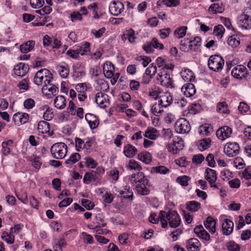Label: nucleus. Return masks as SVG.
<instances>
[{
    "mask_svg": "<svg viewBox=\"0 0 251 251\" xmlns=\"http://www.w3.org/2000/svg\"><path fill=\"white\" fill-rule=\"evenodd\" d=\"M161 225L164 228L167 226L168 223L171 227H176L181 223V219L177 212L169 210L168 212L161 211Z\"/></svg>",
    "mask_w": 251,
    "mask_h": 251,
    "instance_id": "obj_1",
    "label": "nucleus"
},
{
    "mask_svg": "<svg viewBox=\"0 0 251 251\" xmlns=\"http://www.w3.org/2000/svg\"><path fill=\"white\" fill-rule=\"evenodd\" d=\"M52 78V75L49 70L42 69L36 73L33 81L36 85L43 86L45 84H49Z\"/></svg>",
    "mask_w": 251,
    "mask_h": 251,
    "instance_id": "obj_2",
    "label": "nucleus"
},
{
    "mask_svg": "<svg viewBox=\"0 0 251 251\" xmlns=\"http://www.w3.org/2000/svg\"><path fill=\"white\" fill-rule=\"evenodd\" d=\"M249 8H245L243 10L242 13L239 16L237 21L238 27L241 30H249L251 29V17L249 11Z\"/></svg>",
    "mask_w": 251,
    "mask_h": 251,
    "instance_id": "obj_3",
    "label": "nucleus"
},
{
    "mask_svg": "<svg viewBox=\"0 0 251 251\" xmlns=\"http://www.w3.org/2000/svg\"><path fill=\"white\" fill-rule=\"evenodd\" d=\"M67 146L63 142L54 144L50 148V152L53 158L57 159L64 158L67 153Z\"/></svg>",
    "mask_w": 251,
    "mask_h": 251,
    "instance_id": "obj_4",
    "label": "nucleus"
},
{
    "mask_svg": "<svg viewBox=\"0 0 251 251\" xmlns=\"http://www.w3.org/2000/svg\"><path fill=\"white\" fill-rule=\"evenodd\" d=\"M224 64V59L219 55L210 56L208 61V66L209 69L216 72L221 71Z\"/></svg>",
    "mask_w": 251,
    "mask_h": 251,
    "instance_id": "obj_5",
    "label": "nucleus"
},
{
    "mask_svg": "<svg viewBox=\"0 0 251 251\" xmlns=\"http://www.w3.org/2000/svg\"><path fill=\"white\" fill-rule=\"evenodd\" d=\"M157 80L160 84L166 88L174 87L173 80L168 72L163 71L157 74Z\"/></svg>",
    "mask_w": 251,
    "mask_h": 251,
    "instance_id": "obj_6",
    "label": "nucleus"
},
{
    "mask_svg": "<svg viewBox=\"0 0 251 251\" xmlns=\"http://www.w3.org/2000/svg\"><path fill=\"white\" fill-rule=\"evenodd\" d=\"M128 180L131 185L135 186L136 187L137 185L143 184L146 182L148 184V179L147 178L145 174L141 172H138L137 173L132 174L128 176Z\"/></svg>",
    "mask_w": 251,
    "mask_h": 251,
    "instance_id": "obj_7",
    "label": "nucleus"
},
{
    "mask_svg": "<svg viewBox=\"0 0 251 251\" xmlns=\"http://www.w3.org/2000/svg\"><path fill=\"white\" fill-rule=\"evenodd\" d=\"M176 132L180 134L188 133L191 130V126L189 122L185 119H178L175 125Z\"/></svg>",
    "mask_w": 251,
    "mask_h": 251,
    "instance_id": "obj_8",
    "label": "nucleus"
},
{
    "mask_svg": "<svg viewBox=\"0 0 251 251\" xmlns=\"http://www.w3.org/2000/svg\"><path fill=\"white\" fill-rule=\"evenodd\" d=\"M224 150L228 157H234L239 154L240 147L236 142H229L226 144Z\"/></svg>",
    "mask_w": 251,
    "mask_h": 251,
    "instance_id": "obj_9",
    "label": "nucleus"
},
{
    "mask_svg": "<svg viewBox=\"0 0 251 251\" xmlns=\"http://www.w3.org/2000/svg\"><path fill=\"white\" fill-rule=\"evenodd\" d=\"M231 75L236 79H242L247 77L248 73L247 68L244 66L239 65L233 68Z\"/></svg>",
    "mask_w": 251,
    "mask_h": 251,
    "instance_id": "obj_10",
    "label": "nucleus"
},
{
    "mask_svg": "<svg viewBox=\"0 0 251 251\" xmlns=\"http://www.w3.org/2000/svg\"><path fill=\"white\" fill-rule=\"evenodd\" d=\"M92 143L90 141H84L78 137L75 138V148L77 151L83 150L87 152H90L91 150Z\"/></svg>",
    "mask_w": 251,
    "mask_h": 251,
    "instance_id": "obj_11",
    "label": "nucleus"
},
{
    "mask_svg": "<svg viewBox=\"0 0 251 251\" xmlns=\"http://www.w3.org/2000/svg\"><path fill=\"white\" fill-rule=\"evenodd\" d=\"M108 96L102 92H98L95 96V101L99 107L104 108L109 104Z\"/></svg>",
    "mask_w": 251,
    "mask_h": 251,
    "instance_id": "obj_12",
    "label": "nucleus"
},
{
    "mask_svg": "<svg viewBox=\"0 0 251 251\" xmlns=\"http://www.w3.org/2000/svg\"><path fill=\"white\" fill-rule=\"evenodd\" d=\"M232 133V129L228 126H224L219 128L217 132L216 135L221 140H225L230 137Z\"/></svg>",
    "mask_w": 251,
    "mask_h": 251,
    "instance_id": "obj_13",
    "label": "nucleus"
},
{
    "mask_svg": "<svg viewBox=\"0 0 251 251\" xmlns=\"http://www.w3.org/2000/svg\"><path fill=\"white\" fill-rule=\"evenodd\" d=\"M58 91V88L55 85L51 84H45L42 87V92L48 98H51L53 96H55Z\"/></svg>",
    "mask_w": 251,
    "mask_h": 251,
    "instance_id": "obj_14",
    "label": "nucleus"
},
{
    "mask_svg": "<svg viewBox=\"0 0 251 251\" xmlns=\"http://www.w3.org/2000/svg\"><path fill=\"white\" fill-rule=\"evenodd\" d=\"M13 121L18 126L26 123L29 120V115L26 113L18 112L14 114Z\"/></svg>",
    "mask_w": 251,
    "mask_h": 251,
    "instance_id": "obj_15",
    "label": "nucleus"
},
{
    "mask_svg": "<svg viewBox=\"0 0 251 251\" xmlns=\"http://www.w3.org/2000/svg\"><path fill=\"white\" fill-rule=\"evenodd\" d=\"M233 227L234 224L231 220L226 218L222 220V230L223 234L226 235L231 234L233 232Z\"/></svg>",
    "mask_w": 251,
    "mask_h": 251,
    "instance_id": "obj_16",
    "label": "nucleus"
},
{
    "mask_svg": "<svg viewBox=\"0 0 251 251\" xmlns=\"http://www.w3.org/2000/svg\"><path fill=\"white\" fill-rule=\"evenodd\" d=\"M194 233L201 239L208 242L210 240L209 234L204 229L201 225L196 226L194 229Z\"/></svg>",
    "mask_w": 251,
    "mask_h": 251,
    "instance_id": "obj_17",
    "label": "nucleus"
},
{
    "mask_svg": "<svg viewBox=\"0 0 251 251\" xmlns=\"http://www.w3.org/2000/svg\"><path fill=\"white\" fill-rule=\"evenodd\" d=\"M124 9V5L120 1H113L109 6L110 12L114 16H118Z\"/></svg>",
    "mask_w": 251,
    "mask_h": 251,
    "instance_id": "obj_18",
    "label": "nucleus"
},
{
    "mask_svg": "<svg viewBox=\"0 0 251 251\" xmlns=\"http://www.w3.org/2000/svg\"><path fill=\"white\" fill-rule=\"evenodd\" d=\"M29 67L28 64L24 63H20L16 65L14 68L15 74L19 76H24L28 72Z\"/></svg>",
    "mask_w": 251,
    "mask_h": 251,
    "instance_id": "obj_19",
    "label": "nucleus"
},
{
    "mask_svg": "<svg viewBox=\"0 0 251 251\" xmlns=\"http://www.w3.org/2000/svg\"><path fill=\"white\" fill-rule=\"evenodd\" d=\"M119 193V196L125 199L132 200L133 198V193L130 186L126 185L123 189L117 190Z\"/></svg>",
    "mask_w": 251,
    "mask_h": 251,
    "instance_id": "obj_20",
    "label": "nucleus"
},
{
    "mask_svg": "<svg viewBox=\"0 0 251 251\" xmlns=\"http://www.w3.org/2000/svg\"><path fill=\"white\" fill-rule=\"evenodd\" d=\"M181 91L186 97H191L194 96L196 89L195 85L192 83H187L184 84L181 88Z\"/></svg>",
    "mask_w": 251,
    "mask_h": 251,
    "instance_id": "obj_21",
    "label": "nucleus"
},
{
    "mask_svg": "<svg viewBox=\"0 0 251 251\" xmlns=\"http://www.w3.org/2000/svg\"><path fill=\"white\" fill-rule=\"evenodd\" d=\"M173 100L172 95L169 92L162 93L159 96L158 101L161 104L162 106L167 107L170 105Z\"/></svg>",
    "mask_w": 251,
    "mask_h": 251,
    "instance_id": "obj_22",
    "label": "nucleus"
},
{
    "mask_svg": "<svg viewBox=\"0 0 251 251\" xmlns=\"http://www.w3.org/2000/svg\"><path fill=\"white\" fill-rule=\"evenodd\" d=\"M186 247L188 251H199L201 249V245L197 239L192 238L187 241Z\"/></svg>",
    "mask_w": 251,
    "mask_h": 251,
    "instance_id": "obj_23",
    "label": "nucleus"
},
{
    "mask_svg": "<svg viewBox=\"0 0 251 251\" xmlns=\"http://www.w3.org/2000/svg\"><path fill=\"white\" fill-rule=\"evenodd\" d=\"M114 70V66L111 62L106 61L103 64V73L106 78H112L113 76Z\"/></svg>",
    "mask_w": 251,
    "mask_h": 251,
    "instance_id": "obj_24",
    "label": "nucleus"
},
{
    "mask_svg": "<svg viewBox=\"0 0 251 251\" xmlns=\"http://www.w3.org/2000/svg\"><path fill=\"white\" fill-rule=\"evenodd\" d=\"M85 118L91 129H95L97 127L99 124V121L96 115L91 113H87L85 115Z\"/></svg>",
    "mask_w": 251,
    "mask_h": 251,
    "instance_id": "obj_25",
    "label": "nucleus"
},
{
    "mask_svg": "<svg viewBox=\"0 0 251 251\" xmlns=\"http://www.w3.org/2000/svg\"><path fill=\"white\" fill-rule=\"evenodd\" d=\"M144 136L150 140H155L159 136V132L153 127H148L145 131Z\"/></svg>",
    "mask_w": 251,
    "mask_h": 251,
    "instance_id": "obj_26",
    "label": "nucleus"
},
{
    "mask_svg": "<svg viewBox=\"0 0 251 251\" xmlns=\"http://www.w3.org/2000/svg\"><path fill=\"white\" fill-rule=\"evenodd\" d=\"M180 74L182 79L186 82H192L195 79L194 73L189 69H183Z\"/></svg>",
    "mask_w": 251,
    "mask_h": 251,
    "instance_id": "obj_27",
    "label": "nucleus"
},
{
    "mask_svg": "<svg viewBox=\"0 0 251 251\" xmlns=\"http://www.w3.org/2000/svg\"><path fill=\"white\" fill-rule=\"evenodd\" d=\"M148 184H146V182L144 183L143 184L137 185V186L135 187V190L137 193L140 195L145 196L148 195L150 194V190L148 188L149 187L151 186V184L148 180Z\"/></svg>",
    "mask_w": 251,
    "mask_h": 251,
    "instance_id": "obj_28",
    "label": "nucleus"
},
{
    "mask_svg": "<svg viewBox=\"0 0 251 251\" xmlns=\"http://www.w3.org/2000/svg\"><path fill=\"white\" fill-rule=\"evenodd\" d=\"M216 111L223 115H227L230 113L228 105L226 101L219 102L217 104Z\"/></svg>",
    "mask_w": 251,
    "mask_h": 251,
    "instance_id": "obj_29",
    "label": "nucleus"
},
{
    "mask_svg": "<svg viewBox=\"0 0 251 251\" xmlns=\"http://www.w3.org/2000/svg\"><path fill=\"white\" fill-rule=\"evenodd\" d=\"M204 225L205 228L208 229L211 233H214L216 231V221L211 216L207 218L204 222Z\"/></svg>",
    "mask_w": 251,
    "mask_h": 251,
    "instance_id": "obj_30",
    "label": "nucleus"
},
{
    "mask_svg": "<svg viewBox=\"0 0 251 251\" xmlns=\"http://www.w3.org/2000/svg\"><path fill=\"white\" fill-rule=\"evenodd\" d=\"M137 152V149L131 144H127L124 148V154L128 158L134 157Z\"/></svg>",
    "mask_w": 251,
    "mask_h": 251,
    "instance_id": "obj_31",
    "label": "nucleus"
},
{
    "mask_svg": "<svg viewBox=\"0 0 251 251\" xmlns=\"http://www.w3.org/2000/svg\"><path fill=\"white\" fill-rule=\"evenodd\" d=\"M225 10L222 3H214L209 7L208 11L212 14L222 13Z\"/></svg>",
    "mask_w": 251,
    "mask_h": 251,
    "instance_id": "obj_32",
    "label": "nucleus"
},
{
    "mask_svg": "<svg viewBox=\"0 0 251 251\" xmlns=\"http://www.w3.org/2000/svg\"><path fill=\"white\" fill-rule=\"evenodd\" d=\"M213 129L212 126L209 124H205L201 126L199 129V132L203 136H208L212 132Z\"/></svg>",
    "mask_w": 251,
    "mask_h": 251,
    "instance_id": "obj_33",
    "label": "nucleus"
},
{
    "mask_svg": "<svg viewBox=\"0 0 251 251\" xmlns=\"http://www.w3.org/2000/svg\"><path fill=\"white\" fill-rule=\"evenodd\" d=\"M95 219L97 221V223L98 224L97 226H96L95 227H92V226H88V227L90 229H97L98 227H105L106 226V224L104 223V216L101 214L99 213L97 214L95 216Z\"/></svg>",
    "mask_w": 251,
    "mask_h": 251,
    "instance_id": "obj_34",
    "label": "nucleus"
},
{
    "mask_svg": "<svg viewBox=\"0 0 251 251\" xmlns=\"http://www.w3.org/2000/svg\"><path fill=\"white\" fill-rule=\"evenodd\" d=\"M34 45V41L32 40L28 41L25 43L23 44L20 46V50L23 53H26L30 51L33 49Z\"/></svg>",
    "mask_w": 251,
    "mask_h": 251,
    "instance_id": "obj_35",
    "label": "nucleus"
},
{
    "mask_svg": "<svg viewBox=\"0 0 251 251\" xmlns=\"http://www.w3.org/2000/svg\"><path fill=\"white\" fill-rule=\"evenodd\" d=\"M37 129L40 133H47L50 130V125L47 121H40L38 124Z\"/></svg>",
    "mask_w": 251,
    "mask_h": 251,
    "instance_id": "obj_36",
    "label": "nucleus"
},
{
    "mask_svg": "<svg viewBox=\"0 0 251 251\" xmlns=\"http://www.w3.org/2000/svg\"><path fill=\"white\" fill-rule=\"evenodd\" d=\"M66 99L62 96H57L54 100V106L56 108L59 109H62L66 106Z\"/></svg>",
    "mask_w": 251,
    "mask_h": 251,
    "instance_id": "obj_37",
    "label": "nucleus"
},
{
    "mask_svg": "<svg viewBox=\"0 0 251 251\" xmlns=\"http://www.w3.org/2000/svg\"><path fill=\"white\" fill-rule=\"evenodd\" d=\"M201 203L195 201H189L186 202V208L190 211L196 212L201 208Z\"/></svg>",
    "mask_w": 251,
    "mask_h": 251,
    "instance_id": "obj_38",
    "label": "nucleus"
},
{
    "mask_svg": "<svg viewBox=\"0 0 251 251\" xmlns=\"http://www.w3.org/2000/svg\"><path fill=\"white\" fill-rule=\"evenodd\" d=\"M205 178L209 182H215L217 179V174L215 170L210 168H207L205 170Z\"/></svg>",
    "mask_w": 251,
    "mask_h": 251,
    "instance_id": "obj_39",
    "label": "nucleus"
},
{
    "mask_svg": "<svg viewBox=\"0 0 251 251\" xmlns=\"http://www.w3.org/2000/svg\"><path fill=\"white\" fill-rule=\"evenodd\" d=\"M138 158L143 162L149 164L151 161L152 156L150 153L147 151H144L138 155Z\"/></svg>",
    "mask_w": 251,
    "mask_h": 251,
    "instance_id": "obj_40",
    "label": "nucleus"
},
{
    "mask_svg": "<svg viewBox=\"0 0 251 251\" xmlns=\"http://www.w3.org/2000/svg\"><path fill=\"white\" fill-rule=\"evenodd\" d=\"M67 243L64 238H60L59 240L55 241L53 245L54 251H63V248H65Z\"/></svg>",
    "mask_w": 251,
    "mask_h": 251,
    "instance_id": "obj_41",
    "label": "nucleus"
},
{
    "mask_svg": "<svg viewBox=\"0 0 251 251\" xmlns=\"http://www.w3.org/2000/svg\"><path fill=\"white\" fill-rule=\"evenodd\" d=\"M81 55H87L90 53V44L85 42L77 49Z\"/></svg>",
    "mask_w": 251,
    "mask_h": 251,
    "instance_id": "obj_42",
    "label": "nucleus"
},
{
    "mask_svg": "<svg viewBox=\"0 0 251 251\" xmlns=\"http://www.w3.org/2000/svg\"><path fill=\"white\" fill-rule=\"evenodd\" d=\"M57 70L60 75L63 78H66L69 74V69L67 64L58 66Z\"/></svg>",
    "mask_w": 251,
    "mask_h": 251,
    "instance_id": "obj_43",
    "label": "nucleus"
},
{
    "mask_svg": "<svg viewBox=\"0 0 251 251\" xmlns=\"http://www.w3.org/2000/svg\"><path fill=\"white\" fill-rule=\"evenodd\" d=\"M201 39L199 37H196L189 45V48L190 50L197 51L201 46Z\"/></svg>",
    "mask_w": 251,
    "mask_h": 251,
    "instance_id": "obj_44",
    "label": "nucleus"
},
{
    "mask_svg": "<svg viewBox=\"0 0 251 251\" xmlns=\"http://www.w3.org/2000/svg\"><path fill=\"white\" fill-rule=\"evenodd\" d=\"M211 142V141L209 138H204L200 140L198 144L199 149L201 151L207 149L210 146Z\"/></svg>",
    "mask_w": 251,
    "mask_h": 251,
    "instance_id": "obj_45",
    "label": "nucleus"
},
{
    "mask_svg": "<svg viewBox=\"0 0 251 251\" xmlns=\"http://www.w3.org/2000/svg\"><path fill=\"white\" fill-rule=\"evenodd\" d=\"M225 29L222 25H218L215 26L213 29V34L217 37L218 39H221L225 33Z\"/></svg>",
    "mask_w": 251,
    "mask_h": 251,
    "instance_id": "obj_46",
    "label": "nucleus"
},
{
    "mask_svg": "<svg viewBox=\"0 0 251 251\" xmlns=\"http://www.w3.org/2000/svg\"><path fill=\"white\" fill-rule=\"evenodd\" d=\"M161 104L158 101V103H155L151 106V110L152 113L156 116H159L163 111Z\"/></svg>",
    "mask_w": 251,
    "mask_h": 251,
    "instance_id": "obj_47",
    "label": "nucleus"
},
{
    "mask_svg": "<svg viewBox=\"0 0 251 251\" xmlns=\"http://www.w3.org/2000/svg\"><path fill=\"white\" fill-rule=\"evenodd\" d=\"M80 159V155L78 153H73L70 156L69 158L65 161V163L69 166H71L75 163Z\"/></svg>",
    "mask_w": 251,
    "mask_h": 251,
    "instance_id": "obj_48",
    "label": "nucleus"
},
{
    "mask_svg": "<svg viewBox=\"0 0 251 251\" xmlns=\"http://www.w3.org/2000/svg\"><path fill=\"white\" fill-rule=\"evenodd\" d=\"M44 109L46 111L43 114L44 119L47 121H50L53 118L54 115L52 109L50 108L48 106L45 105L42 108V110Z\"/></svg>",
    "mask_w": 251,
    "mask_h": 251,
    "instance_id": "obj_49",
    "label": "nucleus"
},
{
    "mask_svg": "<svg viewBox=\"0 0 251 251\" xmlns=\"http://www.w3.org/2000/svg\"><path fill=\"white\" fill-rule=\"evenodd\" d=\"M151 173L165 175L170 172V170L164 166L153 167L151 170Z\"/></svg>",
    "mask_w": 251,
    "mask_h": 251,
    "instance_id": "obj_50",
    "label": "nucleus"
},
{
    "mask_svg": "<svg viewBox=\"0 0 251 251\" xmlns=\"http://www.w3.org/2000/svg\"><path fill=\"white\" fill-rule=\"evenodd\" d=\"M13 141L11 140H9L6 142H3L2 143V150L1 151L2 153L7 155L10 152V149L9 146H11L13 144Z\"/></svg>",
    "mask_w": 251,
    "mask_h": 251,
    "instance_id": "obj_51",
    "label": "nucleus"
},
{
    "mask_svg": "<svg viewBox=\"0 0 251 251\" xmlns=\"http://www.w3.org/2000/svg\"><path fill=\"white\" fill-rule=\"evenodd\" d=\"M187 27L186 26H181L176 28L174 32V35L178 39L183 38L186 33Z\"/></svg>",
    "mask_w": 251,
    "mask_h": 251,
    "instance_id": "obj_52",
    "label": "nucleus"
},
{
    "mask_svg": "<svg viewBox=\"0 0 251 251\" xmlns=\"http://www.w3.org/2000/svg\"><path fill=\"white\" fill-rule=\"evenodd\" d=\"M96 173L94 171L90 173H87L83 177V182L85 184H89L92 180L96 179Z\"/></svg>",
    "mask_w": 251,
    "mask_h": 251,
    "instance_id": "obj_53",
    "label": "nucleus"
},
{
    "mask_svg": "<svg viewBox=\"0 0 251 251\" xmlns=\"http://www.w3.org/2000/svg\"><path fill=\"white\" fill-rule=\"evenodd\" d=\"M136 60L138 63L141 64L144 67H147L151 61V58L146 56H138L136 58Z\"/></svg>",
    "mask_w": 251,
    "mask_h": 251,
    "instance_id": "obj_54",
    "label": "nucleus"
},
{
    "mask_svg": "<svg viewBox=\"0 0 251 251\" xmlns=\"http://www.w3.org/2000/svg\"><path fill=\"white\" fill-rule=\"evenodd\" d=\"M191 42V40H189L188 38H185L183 40H182L180 44V49L181 50L183 51H188L190 49L189 47Z\"/></svg>",
    "mask_w": 251,
    "mask_h": 251,
    "instance_id": "obj_55",
    "label": "nucleus"
},
{
    "mask_svg": "<svg viewBox=\"0 0 251 251\" xmlns=\"http://www.w3.org/2000/svg\"><path fill=\"white\" fill-rule=\"evenodd\" d=\"M1 238L3 240L9 244H13L15 241L14 236L11 233L8 234L6 232H3Z\"/></svg>",
    "mask_w": 251,
    "mask_h": 251,
    "instance_id": "obj_56",
    "label": "nucleus"
},
{
    "mask_svg": "<svg viewBox=\"0 0 251 251\" xmlns=\"http://www.w3.org/2000/svg\"><path fill=\"white\" fill-rule=\"evenodd\" d=\"M157 72V67L153 64H151L150 66L146 69L145 73L146 75L151 76L153 78Z\"/></svg>",
    "mask_w": 251,
    "mask_h": 251,
    "instance_id": "obj_57",
    "label": "nucleus"
},
{
    "mask_svg": "<svg viewBox=\"0 0 251 251\" xmlns=\"http://www.w3.org/2000/svg\"><path fill=\"white\" fill-rule=\"evenodd\" d=\"M227 43L232 48H236L240 44V41L234 35L231 36L228 38Z\"/></svg>",
    "mask_w": 251,
    "mask_h": 251,
    "instance_id": "obj_58",
    "label": "nucleus"
},
{
    "mask_svg": "<svg viewBox=\"0 0 251 251\" xmlns=\"http://www.w3.org/2000/svg\"><path fill=\"white\" fill-rule=\"evenodd\" d=\"M126 37L127 39L130 43H134L135 42V39H136V37L135 35V31L132 29L130 28L128 30H126Z\"/></svg>",
    "mask_w": 251,
    "mask_h": 251,
    "instance_id": "obj_59",
    "label": "nucleus"
},
{
    "mask_svg": "<svg viewBox=\"0 0 251 251\" xmlns=\"http://www.w3.org/2000/svg\"><path fill=\"white\" fill-rule=\"evenodd\" d=\"M190 178L187 176H182L178 177L176 178V182L183 186H186L188 185V181Z\"/></svg>",
    "mask_w": 251,
    "mask_h": 251,
    "instance_id": "obj_60",
    "label": "nucleus"
},
{
    "mask_svg": "<svg viewBox=\"0 0 251 251\" xmlns=\"http://www.w3.org/2000/svg\"><path fill=\"white\" fill-rule=\"evenodd\" d=\"M85 165L88 167L92 169L95 168L98 165L96 161L90 157H87L85 158Z\"/></svg>",
    "mask_w": 251,
    "mask_h": 251,
    "instance_id": "obj_61",
    "label": "nucleus"
},
{
    "mask_svg": "<svg viewBox=\"0 0 251 251\" xmlns=\"http://www.w3.org/2000/svg\"><path fill=\"white\" fill-rule=\"evenodd\" d=\"M128 167L130 170H137L139 172L142 170V167L135 160H130L129 161Z\"/></svg>",
    "mask_w": 251,
    "mask_h": 251,
    "instance_id": "obj_62",
    "label": "nucleus"
},
{
    "mask_svg": "<svg viewBox=\"0 0 251 251\" xmlns=\"http://www.w3.org/2000/svg\"><path fill=\"white\" fill-rule=\"evenodd\" d=\"M17 86L21 90H27L29 88V80L27 78L22 79L18 83Z\"/></svg>",
    "mask_w": 251,
    "mask_h": 251,
    "instance_id": "obj_63",
    "label": "nucleus"
},
{
    "mask_svg": "<svg viewBox=\"0 0 251 251\" xmlns=\"http://www.w3.org/2000/svg\"><path fill=\"white\" fill-rule=\"evenodd\" d=\"M109 176L115 182L117 181L119 178V172L116 168H113L109 172Z\"/></svg>",
    "mask_w": 251,
    "mask_h": 251,
    "instance_id": "obj_64",
    "label": "nucleus"
}]
</instances>
